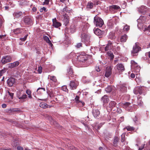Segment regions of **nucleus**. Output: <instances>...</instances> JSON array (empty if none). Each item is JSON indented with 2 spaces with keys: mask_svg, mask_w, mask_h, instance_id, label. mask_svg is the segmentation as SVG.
Segmentation results:
<instances>
[{
  "mask_svg": "<svg viewBox=\"0 0 150 150\" xmlns=\"http://www.w3.org/2000/svg\"><path fill=\"white\" fill-rule=\"evenodd\" d=\"M70 11H69L67 7H65L63 9L62 13L64 17L63 21L65 25H67L69 23V16L65 13V12H66L67 13H69Z\"/></svg>",
  "mask_w": 150,
  "mask_h": 150,
  "instance_id": "obj_1",
  "label": "nucleus"
},
{
  "mask_svg": "<svg viewBox=\"0 0 150 150\" xmlns=\"http://www.w3.org/2000/svg\"><path fill=\"white\" fill-rule=\"evenodd\" d=\"M82 42L84 43L86 46H88L90 43V36L88 35L85 32L81 33L80 36Z\"/></svg>",
  "mask_w": 150,
  "mask_h": 150,
  "instance_id": "obj_2",
  "label": "nucleus"
},
{
  "mask_svg": "<svg viewBox=\"0 0 150 150\" xmlns=\"http://www.w3.org/2000/svg\"><path fill=\"white\" fill-rule=\"evenodd\" d=\"M94 23L96 26L101 27L104 24L103 20L100 17L97 16H96L94 18Z\"/></svg>",
  "mask_w": 150,
  "mask_h": 150,
  "instance_id": "obj_3",
  "label": "nucleus"
},
{
  "mask_svg": "<svg viewBox=\"0 0 150 150\" xmlns=\"http://www.w3.org/2000/svg\"><path fill=\"white\" fill-rule=\"evenodd\" d=\"M131 63V68L132 69H133L136 72H139L140 70V68L137 63L133 60H132Z\"/></svg>",
  "mask_w": 150,
  "mask_h": 150,
  "instance_id": "obj_4",
  "label": "nucleus"
},
{
  "mask_svg": "<svg viewBox=\"0 0 150 150\" xmlns=\"http://www.w3.org/2000/svg\"><path fill=\"white\" fill-rule=\"evenodd\" d=\"M141 50V47L138 45V43H136L134 46L133 50L132 51V54L133 56L134 55V54L137 53Z\"/></svg>",
  "mask_w": 150,
  "mask_h": 150,
  "instance_id": "obj_5",
  "label": "nucleus"
},
{
  "mask_svg": "<svg viewBox=\"0 0 150 150\" xmlns=\"http://www.w3.org/2000/svg\"><path fill=\"white\" fill-rule=\"evenodd\" d=\"M24 21L25 24L27 25H31L33 24L31 18L28 16H26L24 17Z\"/></svg>",
  "mask_w": 150,
  "mask_h": 150,
  "instance_id": "obj_6",
  "label": "nucleus"
},
{
  "mask_svg": "<svg viewBox=\"0 0 150 150\" xmlns=\"http://www.w3.org/2000/svg\"><path fill=\"white\" fill-rule=\"evenodd\" d=\"M78 85V82L76 80L71 81L69 83V86L71 89H76Z\"/></svg>",
  "mask_w": 150,
  "mask_h": 150,
  "instance_id": "obj_7",
  "label": "nucleus"
},
{
  "mask_svg": "<svg viewBox=\"0 0 150 150\" xmlns=\"http://www.w3.org/2000/svg\"><path fill=\"white\" fill-rule=\"evenodd\" d=\"M12 60V57L10 56H4L1 62L3 64L11 62Z\"/></svg>",
  "mask_w": 150,
  "mask_h": 150,
  "instance_id": "obj_8",
  "label": "nucleus"
},
{
  "mask_svg": "<svg viewBox=\"0 0 150 150\" xmlns=\"http://www.w3.org/2000/svg\"><path fill=\"white\" fill-rule=\"evenodd\" d=\"M143 90L142 87H137L134 89V93L136 95L138 94L141 95L142 93Z\"/></svg>",
  "mask_w": 150,
  "mask_h": 150,
  "instance_id": "obj_9",
  "label": "nucleus"
},
{
  "mask_svg": "<svg viewBox=\"0 0 150 150\" xmlns=\"http://www.w3.org/2000/svg\"><path fill=\"white\" fill-rule=\"evenodd\" d=\"M19 64V62L18 61H17L12 63L8 64L7 65L9 68L12 69L18 66Z\"/></svg>",
  "mask_w": 150,
  "mask_h": 150,
  "instance_id": "obj_10",
  "label": "nucleus"
},
{
  "mask_svg": "<svg viewBox=\"0 0 150 150\" xmlns=\"http://www.w3.org/2000/svg\"><path fill=\"white\" fill-rule=\"evenodd\" d=\"M52 25L55 28H57L61 25V23L58 22L55 18L52 19Z\"/></svg>",
  "mask_w": 150,
  "mask_h": 150,
  "instance_id": "obj_11",
  "label": "nucleus"
},
{
  "mask_svg": "<svg viewBox=\"0 0 150 150\" xmlns=\"http://www.w3.org/2000/svg\"><path fill=\"white\" fill-rule=\"evenodd\" d=\"M147 7L144 6H142L139 8H138L139 12L143 14H144L147 11Z\"/></svg>",
  "mask_w": 150,
  "mask_h": 150,
  "instance_id": "obj_12",
  "label": "nucleus"
},
{
  "mask_svg": "<svg viewBox=\"0 0 150 150\" xmlns=\"http://www.w3.org/2000/svg\"><path fill=\"white\" fill-rule=\"evenodd\" d=\"M15 82V79L13 78H11L7 80V84L10 87L12 86Z\"/></svg>",
  "mask_w": 150,
  "mask_h": 150,
  "instance_id": "obj_13",
  "label": "nucleus"
},
{
  "mask_svg": "<svg viewBox=\"0 0 150 150\" xmlns=\"http://www.w3.org/2000/svg\"><path fill=\"white\" fill-rule=\"evenodd\" d=\"M101 101L103 103V105H104L109 101V99L107 95H104L101 99Z\"/></svg>",
  "mask_w": 150,
  "mask_h": 150,
  "instance_id": "obj_14",
  "label": "nucleus"
},
{
  "mask_svg": "<svg viewBox=\"0 0 150 150\" xmlns=\"http://www.w3.org/2000/svg\"><path fill=\"white\" fill-rule=\"evenodd\" d=\"M146 19L145 17L144 16H141L137 20L138 22L139 23L138 24V26H139L140 24V23H143L145 22L146 21Z\"/></svg>",
  "mask_w": 150,
  "mask_h": 150,
  "instance_id": "obj_15",
  "label": "nucleus"
},
{
  "mask_svg": "<svg viewBox=\"0 0 150 150\" xmlns=\"http://www.w3.org/2000/svg\"><path fill=\"white\" fill-rule=\"evenodd\" d=\"M116 67L117 69L119 71H122L125 70L124 66L122 64H117L116 65Z\"/></svg>",
  "mask_w": 150,
  "mask_h": 150,
  "instance_id": "obj_16",
  "label": "nucleus"
},
{
  "mask_svg": "<svg viewBox=\"0 0 150 150\" xmlns=\"http://www.w3.org/2000/svg\"><path fill=\"white\" fill-rule=\"evenodd\" d=\"M79 97L76 96V97L75 98V101L76 102L77 104H79L80 106H83L84 105V103L83 102L81 101H80L79 100Z\"/></svg>",
  "mask_w": 150,
  "mask_h": 150,
  "instance_id": "obj_17",
  "label": "nucleus"
},
{
  "mask_svg": "<svg viewBox=\"0 0 150 150\" xmlns=\"http://www.w3.org/2000/svg\"><path fill=\"white\" fill-rule=\"evenodd\" d=\"M92 113L95 117H97L100 115V112L98 109H93Z\"/></svg>",
  "mask_w": 150,
  "mask_h": 150,
  "instance_id": "obj_18",
  "label": "nucleus"
},
{
  "mask_svg": "<svg viewBox=\"0 0 150 150\" xmlns=\"http://www.w3.org/2000/svg\"><path fill=\"white\" fill-rule=\"evenodd\" d=\"M86 56L80 55L78 57L77 59L80 62H84L86 60Z\"/></svg>",
  "mask_w": 150,
  "mask_h": 150,
  "instance_id": "obj_19",
  "label": "nucleus"
},
{
  "mask_svg": "<svg viewBox=\"0 0 150 150\" xmlns=\"http://www.w3.org/2000/svg\"><path fill=\"white\" fill-rule=\"evenodd\" d=\"M112 47V42L109 41H108V43L107 46L105 48V51H108L111 49Z\"/></svg>",
  "mask_w": 150,
  "mask_h": 150,
  "instance_id": "obj_20",
  "label": "nucleus"
},
{
  "mask_svg": "<svg viewBox=\"0 0 150 150\" xmlns=\"http://www.w3.org/2000/svg\"><path fill=\"white\" fill-rule=\"evenodd\" d=\"M127 87L125 84H123L120 86V91L122 93L126 92Z\"/></svg>",
  "mask_w": 150,
  "mask_h": 150,
  "instance_id": "obj_21",
  "label": "nucleus"
},
{
  "mask_svg": "<svg viewBox=\"0 0 150 150\" xmlns=\"http://www.w3.org/2000/svg\"><path fill=\"white\" fill-rule=\"evenodd\" d=\"M109 9L110 11H113L115 10H118L120 8V7L117 5H112L109 6Z\"/></svg>",
  "mask_w": 150,
  "mask_h": 150,
  "instance_id": "obj_22",
  "label": "nucleus"
},
{
  "mask_svg": "<svg viewBox=\"0 0 150 150\" xmlns=\"http://www.w3.org/2000/svg\"><path fill=\"white\" fill-rule=\"evenodd\" d=\"M13 16L16 18L20 17L22 15V12L21 11H17L15 12L13 14Z\"/></svg>",
  "mask_w": 150,
  "mask_h": 150,
  "instance_id": "obj_23",
  "label": "nucleus"
},
{
  "mask_svg": "<svg viewBox=\"0 0 150 150\" xmlns=\"http://www.w3.org/2000/svg\"><path fill=\"white\" fill-rule=\"evenodd\" d=\"M93 31L94 33L98 36L102 34V31L98 28L94 29Z\"/></svg>",
  "mask_w": 150,
  "mask_h": 150,
  "instance_id": "obj_24",
  "label": "nucleus"
},
{
  "mask_svg": "<svg viewBox=\"0 0 150 150\" xmlns=\"http://www.w3.org/2000/svg\"><path fill=\"white\" fill-rule=\"evenodd\" d=\"M127 36L125 34L123 35L120 38V41L122 42H125L126 41L127 39Z\"/></svg>",
  "mask_w": 150,
  "mask_h": 150,
  "instance_id": "obj_25",
  "label": "nucleus"
},
{
  "mask_svg": "<svg viewBox=\"0 0 150 150\" xmlns=\"http://www.w3.org/2000/svg\"><path fill=\"white\" fill-rule=\"evenodd\" d=\"M116 104V103L114 101H111L109 104V107L111 109H112L115 106Z\"/></svg>",
  "mask_w": 150,
  "mask_h": 150,
  "instance_id": "obj_26",
  "label": "nucleus"
},
{
  "mask_svg": "<svg viewBox=\"0 0 150 150\" xmlns=\"http://www.w3.org/2000/svg\"><path fill=\"white\" fill-rule=\"evenodd\" d=\"M49 106L50 107V106H49L47 105L46 103H41L40 104V106L42 108H47Z\"/></svg>",
  "mask_w": 150,
  "mask_h": 150,
  "instance_id": "obj_27",
  "label": "nucleus"
},
{
  "mask_svg": "<svg viewBox=\"0 0 150 150\" xmlns=\"http://www.w3.org/2000/svg\"><path fill=\"white\" fill-rule=\"evenodd\" d=\"M76 30V26L74 24L72 25L70 27V30L71 33H73L75 32Z\"/></svg>",
  "mask_w": 150,
  "mask_h": 150,
  "instance_id": "obj_28",
  "label": "nucleus"
},
{
  "mask_svg": "<svg viewBox=\"0 0 150 150\" xmlns=\"http://www.w3.org/2000/svg\"><path fill=\"white\" fill-rule=\"evenodd\" d=\"M119 138L117 137H115L114 138L113 141V146L116 147L117 146V144L119 141Z\"/></svg>",
  "mask_w": 150,
  "mask_h": 150,
  "instance_id": "obj_29",
  "label": "nucleus"
},
{
  "mask_svg": "<svg viewBox=\"0 0 150 150\" xmlns=\"http://www.w3.org/2000/svg\"><path fill=\"white\" fill-rule=\"evenodd\" d=\"M111 73V69L109 68V69H107L106 71L105 76L106 77H108Z\"/></svg>",
  "mask_w": 150,
  "mask_h": 150,
  "instance_id": "obj_30",
  "label": "nucleus"
},
{
  "mask_svg": "<svg viewBox=\"0 0 150 150\" xmlns=\"http://www.w3.org/2000/svg\"><path fill=\"white\" fill-rule=\"evenodd\" d=\"M48 78L54 82H55L57 81L56 77L53 76H50L49 75L48 76Z\"/></svg>",
  "mask_w": 150,
  "mask_h": 150,
  "instance_id": "obj_31",
  "label": "nucleus"
},
{
  "mask_svg": "<svg viewBox=\"0 0 150 150\" xmlns=\"http://www.w3.org/2000/svg\"><path fill=\"white\" fill-rule=\"evenodd\" d=\"M44 38L45 40L47 42L49 43L50 45H51V46L53 45L52 44L51 42V41L50 40L49 38L47 36H45L44 37Z\"/></svg>",
  "mask_w": 150,
  "mask_h": 150,
  "instance_id": "obj_32",
  "label": "nucleus"
},
{
  "mask_svg": "<svg viewBox=\"0 0 150 150\" xmlns=\"http://www.w3.org/2000/svg\"><path fill=\"white\" fill-rule=\"evenodd\" d=\"M22 32V30L20 28H17L13 31L14 33L16 35Z\"/></svg>",
  "mask_w": 150,
  "mask_h": 150,
  "instance_id": "obj_33",
  "label": "nucleus"
},
{
  "mask_svg": "<svg viewBox=\"0 0 150 150\" xmlns=\"http://www.w3.org/2000/svg\"><path fill=\"white\" fill-rule=\"evenodd\" d=\"M131 105V103L129 102H126L124 103L123 105V107L126 110L127 109H128L130 105Z\"/></svg>",
  "mask_w": 150,
  "mask_h": 150,
  "instance_id": "obj_34",
  "label": "nucleus"
},
{
  "mask_svg": "<svg viewBox=\"0 0 150 150\" xmlns=\"http://www.w3.org/2000/svg\"><path fill=\"white\" fill-rule=\"evenodd\" d=\"M107 55L110 57V59L112 60L114 57V55L111 52H108L107 53Z\"/></svg>",
  "mask_w": 150,
  "mask_h": 150,
  "instance_id": "obj_35",
  "label": "nucleus"
},
{
  "mask_svg": "<svg viewBox=\"0 0 150 150\" xmlns=\"http://www.w3.org/2000/svg\"><path fill=\"white\" fill-rule=\"evenodd\" d=\"M105 90L107 93H109L110 92L112 91V88L111 86H109L105 88Z\"/></svg>",
  "mask_w": 150,
  "mask_h": 150,
  "instance_id": "obj_36",
  "label": "nucleus"
},
{
  "mask_svg": "<svg viewBox=\"0 0 150 150\" xmlns=\"http://www.w3.org/2000/svg\"><path fill=\"white\" fill-rule=\"evenodd\" d=\"M93 6V4L91 2H89L87 5L88 8H92Z\"/></svg>",
  "mask_w": 150,
  "mask_h": 150,
  "instance_id": "obj_37",
  "label": "nucleus"
},
{
  "mask_svg": "<svg viewBox=\"0 0 150 150\" xmlns=\"http://www.w3.org/2000/svg\"><path fill=\"white\" fill-rule=\"evenodd\" d=\"M129 30V26L127 25H125L124 27L123 30L124 31H128Z\"/></svg>",
  "mask_w": 150,
  "mask_h": 150,
  "instance_id": "obj_38",
  "label": "nucleus"
},
{
  "mask_svg": "<svg viewBox=\"0 0 150 150\" xmlns=\"http://www.w3.org/2000/svg\"><path fill=\"white\" fill-rule=\"evenodd\" d=\"M138 98H139L137 101L138 105L139 106H141L142 105L143 103L142 101L140 99L141 98L140 96L138 97Z\"/></svg>",
  "mask_w": 150,
  "mask_h": 150,
  "instance_id": "obj_39",
  "label": "nucleus"
},
{
  "mask_svg": "<svg viewBox=\"0 0 150 150\" xmlns=\"http://www.w3.org/2000/svg\"><path fill=\"white\" fill-rule=\"evenodd\" d=\"M68 73L70 76H72L73 75V71L71 67H69L67 69Z\"/></svg>",
  "mask_w": 150,
  "mask_h": 150,
  "instance_id": "obj_40",
  "label": "nucleus"
},
{
  "mask_svg": "<svg viewBox=\"0 0 150 150\" xmlns=\"http://www.w3.org/2000/svg\"><path fill=\"white\" fill-rule=\"evenodd\" d=\"M126 128L128 131L134 130V127L130 126H127Z\"/></svg>",
  "mask_w": 150,
  "mask_h": 150,
  "instance_id": "obj_41",
  "label": "nucleus"
},
{
  "mask_svg": "<svg viewBox=\"0 0 150 150\" xmlns=\"http://www.w3.org/2000/svg\"><path fill=\"white\" fill-rule=\"evenodd\" d=\"M27 98V95L26 94H23L22 96H20L18 98L19 99H24Z\"/></svg>",
  "mask_w": 150,
  "mask_h": 150,
  "instance_id": "obj_42",
  "label": "nucleus"
},
{
  "mask_svg": "<svg viewBox=\"0 0 150 150\" xmlns=\"http://www.w3.org/2000/svg\"><path fill=\"white\" fill-rule=\"evenodd\" d=\"M81 123L85 126L86 129H89V128L88 127V124L86 122H83V121H82Z\"/></svg>",
  "mask_w": 150,
  "mask_h": 150,
  "instance_id": "obj_43",
  "label": "nucleus"
},
{
  "mask_svg": "<svg viewBox=\"0 0 150 150\" xmlns=\"http://www.w3.org/2000/svg\"><path fill=\"white\" fill-rule=\"evenodd\" d=\"M121 142H124L125 140V134H123L121 135Z\"/></svg>",
  "mask_w": 150,
  "mask_h": 150,
  "instance_id": "obj_44",
  "label": "nucleus"
},
{
  "mask_svg": "<svg viewBox=\"0 0 150 150\" xmlns=\"http://www.w3.org/2000/svg\"><path fill=\"white\" fill-rule=\"evenodd\" d=\"M62 89L63 91L66 92H68V89L67 88V87L66 86H62Z\"/></svg>",
  "mask_w": 150,
  "mask_h": 150,
  "instance_id": "obj_45",
  "label": "nucleus"
},
{
  "mask_svg": "<svg viewBox=\"0 0 150 150\" xmlns=\"http://www.w3.org/2000/svg\"><path fill=\"white\" fill-rule=\"evenodd\" d=\"M133 106L134 105H132V106H131V105H130L128 109H127V110L129 111L132 112L133 110Z\"/></svg>",
  "mask_w": 150,
  "mask_h": 150,
  "instance_id": "obj_46",
  "label": "nucleus"
},
{
  "mask_svg": "<svg viewBox=\"0 0 150 150\" xmlns=\"http://www.w3.org/2000/svg\"><path fill=\"white\" fill-rule=\"evenodd\" d=\"M23 91L22 90H18L17 93V96L18 98L21 96V92Z\"/></svg>",
  "mask_w": 150,
  "mask_h": 150,
  "instance_id": "obj_47",
  "label": "nucleus"
},
{
  "mask_svg": "<svg viewBox=\"0 0 150 150\" xmlns=\"http://www.w3.org/2000/svg\"><path fill=\"white\" fill-rule=\"evenodd\" d=\"M82 43L81 42H79L76 45V47L77 48H79L81 47H82Z\"/></svg>",
  "mask_w": 150,
  "mask_h": 150,
  "instance_id": "obj_48",
  "label": "nucleus"
},
{
  "mask_svg": "<svg viewBox=\"0 0 150 150\" xmlns=\"http://www.w3.org/2000/svg\"><path fill=\"white\" fill-rule=\"evenodd\" d=\"M43 90V91H45V88H38L37 90V92L38 93H39V92L40 93H41V91H39V90Z\"/></svg>",
  "mask_w": 150,
  "mask_h": 150,
  "instance_id": "obj_49",
  "label": "nucleus"
},
{
  "mask_svg": "<svg viewBox=\"0 0 150 150\" xmlns=\"http://www.w3.org/2000/svg\"><path fill=\"white\" fill-rule=\"evenodd\" d=\"M42 67L41 66H39L38 67V71L40 74H41L42 72Z\"/></svg>",
  "mask_w": 150,
  "mask_h": 150,
  "instance_id": "obj_50",
  "label": "nucleus"
},
{
  "mask_svg": "<svg viewBox=\"0 0 150 150\" xmlns=\"http://www.w3.org/2000/svg\"><path fill=\"white\" fill-rule=\"evenodd\" d=\"M8 94L11 97V98L12 99L13 98V93H10L8 91Z\"/></svg>",
  "mask_w": 150,
  "mask_h": 150,
  "instance_id": "obj_51",
  "label": "nucleus"
},
{
  "mask_svg": "<svg viewBox=\"0 0 150 150\" xmlns=\"http://www.w3.org/2000/svg\"><path fill=\"white\" fill-rule=\"evenodd\" d=\"M144 144H142L141 146L139 148L138 150H142V149H143L144 147Z\"/></svg>",
  "mask_w": 150,
  "mask_h": 150,
  "instance_id": "obj_52",
  "label": "nucleus"
},
{
  "mask_svg": "<svg viewBox=\"0 0 150 150\" xmlns=\"http://www.w3.org/2000/svg\"><path fill=\"white\" fill-rule=\"evenodd\" d=\"M49 2V0H45V1L44 2L43 4L47 5L48 4Z\"/></svg>",
  "mask_w": 150,
  "mask_h": 150,
  "instance_id": "obj_53",
  "label": "nucleus"
},
{
  "mask_svg": "<svg viewBox=\"0 0 150 150\" xmlns=\"http://www.w3.org/2000/svg\"><path fill=\"white\" fill-rule=\"evenodd\" d=\"M133 120L135 123L137 121V118L136 116H135V117L133 118Z\"/></svg>",
  "mask_w": 150,
  "mask_h": 150,
  "instance_id": "obj_54",
  "label": "nucleus"
},
{
  "mask_svg": "<svg viewBox=\"0 0 150 150\" xmlns=\"http://www.w3.org/2000/svg\"><path fill=\"white\" fill-rule=\"evenodd\" d=\"M26 93L28 95H30L31 94V92L29 90H27L26 91Z\"/></svg>",
  "mask_w": 150,
  "mask_h": 150,
  "instance_id": "obj_55",
  "label": "nucleus"
},
{
  "mask_svg": "<svg viewBox=\"0 0 150 150\" xmlns=\"http://www.w3.org/2000/svg\"><path fill=\"white\" fill-rule=\"evenodd\" d=\"M17 149L18 150H23V148L21 146H18L17 147Z\"/></svg>",
  "mask_w": 150,
  "mask_h": 150,
  "instance_id": "obj_56",
  "label": "nucleus"
},
{
  "mask_svg": "<svg viewBox=\"0 0 150 150\" xmlns=\"http://www.w3.org/2000/svg\"><path fill=\"white\" fill-rule=\"evenodd\" d=\"M20 39L22 41H24L26 39L24 37L23 38H20Z\"/></svg>",
  "mask_w": 150,
  "mask_h": 150,
  "instance_id": "obj_57",
  "label": "nucleus"
},
{
  "mask_svg": "<svg viewBox=\"0 0 150 150\" xmlns=\"http://www.w3.org/2000/svg\"><path fill=\"white\" fill-rule=\"evenodd\" d=\"M103 123H100L99 125L98 126V129H99L101 127V126H102V125H103Z\"/></svg>",
  "mask_w": 150,
  "mask_h": 150,
  "instance_id": "obj_58",
  "label": "nucleus"
},
{
  "mask_svg": "<svg viewBox=\"0 0 150 150\" xmlns=\"http://www.w3.org/2000/svg\"><path fill=\"white\" fill-rule=\"evenodd\" d=\"M96 70L97 72H99L100 71V69L99 67H96Z\"/></svg>",
  "mask_w": 150,
  "mask_h": 150,
  "instance_id": "obj_59",
  "label": "nucleus"
},
{
  "mask_svg": "<svg viewBox=\"0 0 150 150\" xmlns=\"http://www.w3.org/2000/svg\"><path fill=\"white\" fill-rule=\"evenodd\" d=\"M135 74H134L132 73L131 74L130 77L131 78H134L135 77Z\"/></svg>",
  "mask_w": 150,
  "mask_h": 150,
  "instance_id": "obj_60",
  "label": "nucleus"
},
{
  "mask_svg": "<svg viewBox=\"0 0 150 150\" xmlns=\"http://www.w3.org/2000/svg\"><path fill=\"white\" fill-rule=\"evenodd\" d=\"M32 10L33 11L35 12L36 11L37 9L35 7H33L32 8Z\"/></svg>",
  "mask_w": 150,
  "mask_h": 150,
  "instance_id": "obj_61",
  "label": "nucleus"
},
{
  "mask_svg": "<svg viewBox=\"0 0 150 150\" xmlns=\"http://www.w3.org/2000/svg\"><path fill=\"white\" fill-rule=\"evenodd\" d=\"M2 107L3 108H5L6 107V105L5 104H3L2 105Z\"/></svg>",
  "mask_w": 150,
  "mask_h": 150,
  "instance_id": "obj_62",
  "label": "nucleus"
},
{
  "mask_svg": "<svg viewBox=\"0 0 150 150\" xmlns=\"http://www.w3.org/2000/svg\"><path fill=\"white\" fill-rule=\"evenodd\" d=\"M146 55H148L149 57L150 58V51L148 53H146Z\"/></svg>",
  "mask_w": 150,
  "mask_h": 150,
  "instance_id": "obj_63",
  "label": "nucleus"
},
{
  "mask_svg": "<svg viewBox=\"0 0 150 150\" xmlns=\"http://www.w3.org/2000/svg\"><path fill=\"white\" fill-rule=\"evenodd\" d=\"M42 8L43 10L45 12H46L47 11V10L46 9V8L44 7H43Z\"/></svg>",
  "mask_w": 150,
  "mask_h": 150,
  "instance_id": "obj_64",
  "label": "nucleus"
}]
</instances>
